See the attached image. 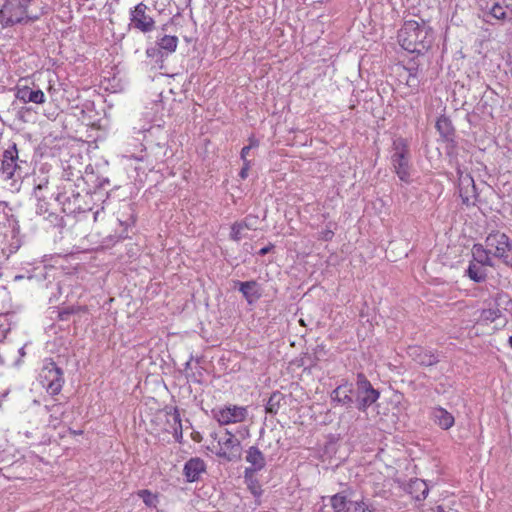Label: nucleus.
<instances>
[{
  "mask_svg": "<svg viewBox=\"0 0 512 512\" xmlns=\"http://www.w3.org/2000/svg\"><path fill=\"white\" fill-rule=\"evenodd\" d=\"M450 166L456 170V174L458 176L460 184L466 183L468 185H471L473 195L476 196V185H475L474 179L472 178V176L470 174L464 175V170L462 168L461 163L457 162V165H450Z\"/></svg>",
  "mask_w": 512,
  "mask_h": 512,
  "instance_id": "32",
  "label": "nucleus"
},
{
  "mask_svg": "<svg viewBox=\"0 0 512 512\" xmlns=\"http://www.w3.org/2000/svg\"><path fill=\"white\" fill-rule=\"evenodd\" d=\"M258 145H259V141L256 138H254V137L249 138V145H247V146L250 147V149L257 147Z\"/></svg>",
  "mask_w": 512,
  "mask_h": 512,
  "instance_id": "49",
  "label": "nucleus"
},
{
  "mask_svg": "<svg viewBox=\"0 0 512 512\" xmlns=\"http://www.w3.org/2000/svg\"><path fill=\"white\" fill-rule=\"evenodd\" d=\"M391 164L395 174L398 178L406 183L410 184L411 179V154L409 155H391Z\"/></svg>",
  "mask_w": 512,
  "mask_h": 512,
  "instance_id": "14",
  "label": "nucleus"
},
{
  "mask_svg": "<svg viewBox=\"0 0 512 512\" xmlns=\"http://www.w3.org/2000/svg\"><path fill=\"white\" fill-rule=\"evenodd\" d=\"M512 243L510 237L499 230L491 231L485 238V244L494 248L493 256L499 258L501 253H505L508 246Z\"/></svg>",
  "mask_w": 512,
  "mask_h": 512,
  "instance_id": "16",
  "label": "nucleus"
},
{
  "mask_svg": "<svg viewBox=\"0 0 512 512\" xmlns=\"http://www.w3.org/2000/svg\"><path fill=\"white\" fill-rule=\"evenodd\" d=\"M251 167V162L249 160H245V163H243V167L239 172V177L241 179H246L248 177V172Z\"/></svg>",
  "mask_w": 512,
  "mask_h": 512,
  "instance_id": "42",
  "label": "nucleus"
},
{
  "mask_svg": "<svg viewBox=\"0 0 512 512\" xmlns=\"http://www.w3.org/2000/svg\"><path fill=\"white\" fill-rule=\"evenodd\" d=\"M337 228V224L335 222H329L326 226L325 230H335Z\"/></svg>",
  "mask_w": 512,
  "mask_h": 512,
  "instance_id": "51",
  "label": "nucleus"
},
{
  "mask_svg": "<svg viewBox=\"0 0 512 512\" xmlns=\"http://www.w3.org/2000/svg\"><path fill=\"white\" fill-rule=\"evenodd\" d=\"M99 214V211H96L95 214H94V218L97 219V216Z\"/></svg>",
  "mask_w": 512,
  "mask_h": 512,
  "instance_id": "54",
  "label": "nucleus"
},
{
  "mask_svg": "<svg viewBox=\"0 0 512 512\" xmlns=\"http://www.w3.org/2000/svg\"><path fill=\"white\" fill-rule=\"evenodd\" d=\"M148 7L143 2L138 3L129 11V25L142 33H149L155 28L154 19L147 14Z\"/></svg>",
  "mask_w": 512,
  "mask_h": 512,
  "instance_id": "9",
  "label": "nucleus"
},
{
  "mask_svg": "<svg viewBox=\"0 0 512 512\" xmlns=\"http://www.w3.org/2000/svg\"><path fill=\"white\" fill-rule=\"evenodd\" d=\"M431 418L443 430L450 429L455 423L454 416L441 406L432 408Z\"/></svg>",
  "mask_w": 512,
  "mask_h": 512,
  "instance_id": "21",
  "label": "nucleus"
},
{
  "mask_svg": "<svg viewBox=\"0 0 512 512\" xmlns=\"http://www.w3.org/2000/svg\"><path fill=\"white\" fill-rule=\"evenodd\" d=\"M4 461V455L3 452L0 451V463Z\"/></svg>",
  "mask_w": 512,
  "mask_h": 512,
  "instance_id": "52",
  "label": "nucleus"
},
{
  "mask_svg": "<svg viewBox=\"0 0 512 512\" xmlns=\"http://www.w3.org/2000/svg\"><path fill=\"white\" fill-rule=\"evenodd\" d=\"M284 400V396L280 392H274L270 396L266 404V412L270 414H276L281 406V402Z\"/></svg>",
  "mask_w": 512,
  "mask_h": 512,
  "instance_id": "34",
  "label": "nucleus"
},
{
  "mask_svg": "<svg viewBox=\"0 0 512 512\" xmlns=\"http://www.w3.org/2000/svg\"><path fill=\"white\" fill-rule=\"evenodd\" d=\"M489 14L502 23H512V5L507 4L506 0L493 2L489 8Z\"/></svg>",
  "mask_w": 512,
  "mask_h": 512,
  "instance_id": "20",
  "label": "nucleus"
},
{
  "mask_svg": "<svg viewBox=\"0 0 512 512\" xmlns=\"http://www.w3.org/2000/svg\"><path fill=\"white\" fill-rule=\"evenodd\" d=\"M250 150H251V149H250V147H248V146H244V147L242 148V150H241V159H242L243 163H245V160H248V159H247V155H248V153H249V151H250Z\"/></svg>",
  "mask_w": 512,
  "mask_h": 512,
  "instance_id": "47",
  "label": "nucleus"
},
{
  "mask_svg": "<svg viewBox=\"0 0 512 512\" xmlns=\"http://www.w3.org/2000/svg\"><path fill=\"white\" fill-rule=\"evenodd\" d=\"M459 195L462 199V203L466 206L474 205L475 201H471L472 198L474 200L478 197V192L476 191V196L473 195L471 185L468 184H459Z\"/></svg>",
  "mask_w": 512,
  "mask_h": 512,
  "instance_id": "33",
  "label": "nucleus"
},
{
  "mask_svg": "<svg viewBox=\"0 0 512 512\" xmlns=\"http://www.w3.org/2000/svg\"><path fill=\"white\" fill-rule=\"evenodd\" d=\"M23 349H24L23 347L19 349V352H20L22 355L24 354Z\"/></svg>",
  "mask_w": 512,
  "mask_h": 512,
  "instance_id": "55",
  "label": "nucleus"
},
{
  "mask_svg": "<svg viewBox=\"0 0 512 512\" xmlns=\"http://www.w3.org/2000/svg\"><path fill=\"white\" fill-rule=\"evenodd\" d=\"M126 157L129 159H134L136 161H140V162L147 161V154H144L143 152H141V154H138V155H135V154L126 155Z\"/></svg>",
  "mask_w": 512,
  "mask_h": 512,
  "instance_id": "44",
  "label": "nucleus"
},
{
  "mask_svg": "<svg viewBox=\"0 0 512 512\" xmlns=\"http://www.w3.org/2000/svg\"><path fill=\"white\" fill-rule=\"evenodd\" d=\"M38 380L49 394L56 395L61 391L64 384L63 371L54 361L45 359Z\"/></svg>",
  "mask_w": 512,
  "mask_h": 512,
  "instance_id": "5",
  "label": "nucleus"
},
{
  "mask_svg": "<svg viewBox=\"0 0 512 512\" xmlns=\"http://www.w3.org/2000/svg\"><path fill=\"white\" fill-rule=\"evenodd\" d=\"M332 403L340 404L346 407H352L354 404V387L353 384L344 382L339 384L331 393Z\"/></svg>",
  "mask_w": 512,
  "mask_h": 512,
  "instance_id": "17",
  "label": "nucleus"
},
{
  "mask_svg": "<svg viewBox=\"0 0 512 512\" xmlns=\"http://www.w3.org/2000/svg\"><path fill=\"white\" fill-rule=\"evenodd\" d=\"M48 184L49 181L47 177L38 178V182H36L33 190V195L37 200L45 198L44 190L48 188Z\"/></svg>",
  "mask_w": 512,
  "mask_h": 512,
  "instance_id": "37",
  "label": "nucleus"
},
{
  "mask_svg": "<svg viewBox=\"0 0 512 512\" xmlns=\"http://www.w3.org/2000/svg\"><path fill=\"white\" fill-rule=\"evenodd\" d=\"M357 388L354 389V403L359 411H366L380 397V392L373 388L363 373L357 375Z\"/></svg>",
  "mask_w": 512,
  "mask_h": 512,
  "instance_id": "6",
  "label": "nucleus"
},
{
  "mask_svg": "<svg viewBox=\"0 0 512 512\" xmlns=\"http://www.w3.org/2000/svg\"><path fill=\"white\" fill-rule=\"evenodd\" d=\"M169 417L173 436L176 441L181 442L183 437V427L179 411L175 409L173 413L169 414Z\"/></svg>",
  "mask_w": 512,
  "mask_h": 512,
  "instance_id": "29",
  "label": "nucleus"
},
{
  "mask_svg": "<svg viewBox=\"0 0 512 512\" xmlns=\"http://www.w3.org/2000/svg\"><path fill=\"white\" fill-rule=\"evenodd\" d=\"M330 505L334 512H373L364 501L349 500L341 493L330 497ZM322 512H325L323 507Z\"/></svg>",
  "mask_w": 512,
  "mask_h": 512,
  "instance_id": "12",
  "label": "nucleus"
},
{
  "mask_svg": "<svg viewBox=\"0 0 512 512\" xmlns=\"http://www.w3.org/2000/svg\"><path fill=\"white\" fill-rule=\"evenodd\" d=\"M506 66H507V73H509V75L511 76L512 78V57H510L507 61H506Z\"/></svg>",
  "mask_w": 512,
  "mask_h": 512,
  "instance_id": "50",
  "label": "nucleus"
},
{
  "mask_svg": "<svg viewBox=\"0 0 512 512\" xmlns=\"http://www.w3.org/2000/svg\"><path fill=\"white\" fill-rule=\"evenodd\" d=\"M48 412L50 414L49 423L56 427L61 421H63L66 416L67 406L65 404L56 403L50 406H47Z\"/></svg>",
  "mask_w": 512,
  "mask_h": 512,
  "instance_id": "27",
  "label": "nucleus"
},
{
  "mask_svg": "<svg viewBox=\"0 0 512 512\" xmlns=\"http://www.w3.org/2000/svg\"><path fill=\"white\" fill-rule=\"evenodd\" d=\"M59 190L55 200L62 206V211L65 214L75 215L91 210V207L86 202L89 196L87 194L81 195L77 192L72 183H64L62 187H59Z\"/></svg>",
  "mask_w": 512,
  "mask_h": 512,
  "instance_id": "4",
  "label": "nucleus"
},
{
  "mask_svg": "<svg viewBox=\"0 0 512 512\" xmlns=\"http://www.w3.org/2000/svg\"><path fill=\"white\" fill-rule=\"evenodd\" d=\"M446 143L445 146V155L448 158L449 165H457V162L459 161V151H458V143L456 139H450L447 141H444Z\"/></svg>",
  "mask_w": 512,
  "mask_h": 512,
  "instance_id": "30",
  "label": "nucleus"
},
{
  "mask_svg": "<svg viewBox=\"0 0 512 512\" xmlns=\"http://www.w3.org/2000/svg\"><path fill=\"white\" fill-rule=\"evenodd\" d=\"M339 439V435H328L324 448H322V453L328 455L329 457H332L337 452Z\"/></svg>",
  "mask_w": 512,
  "mask_h": 512,
  "instance_id": "36",
  "label": "nucleus"
},
{
  "mask_svg": "<svg viewBox=\"0 0 512 512\" xmlns=\"http://www.w3.org/2000/svg\"><path fill=\"white\" fill-rule=\"evenodd\" d=\"M435 128L443 141L456 138V130L451 119L445 114L438 117Z\"/></svg>",
  "mask_w": 512,
  "mask_h": 512,
  "instance_id": "22",
  "label": "nucleus"
},
{
  "mask_svg": "<svg viewBox=\"0 0 512 512\" xmlns=\"http://www.w3.org/2000/svg\"><path fill=\"white\" fill-rule=\"evenodd\" d=\"M397 38L404 50L420 55L427 52L432 46L434 31L424 21L419 23L415 20H408L398 31Z\"/></svg>",
  "mask_w": 512,
  "mask_h": 512,
  "instance_id": "1",
  "label": "nucleus"
},
{
  "mask_svg": "<svg viewBox=\"0 0 512 512\" xmlns=\"http://www.w3.org/2000/svg\"><path fill=\"white\" fill-rule=\"evenodd\" d=\"M251 220H253L252 217H246L245 220L238 222L239 224H244V229H253Z\"/></svg>",
  "mask_w": 512,
  "mask_h": 512,
  "instance_id": "46",
  "label": "nucleus"
},
{
  "mask_svg": "<svg viewBox=\"0 0 512 512\" xmlns=\"http://www.w3.org/2000/svg\"><path fill=\"white\" fill-rule=\"evenodd\" d=\"M210 436L217 441V446L212 451L218 457L231 461L239 455L240 441L229 430L226 429L220 437L215 432Z\"/></svg>",
  "mask_w": 512,
  "mask_h": 512,
  "instance_id": "8",
  "label": "nucleus"
},
{
  "mask_svg": "<svg viewBox=\"0 0 512 512\" xmlns=\"http://www.w3.org/2000/svg\"><path fill=\"white\" fill-rule=\"evenodd\" d=\"M15 96L20 102L24 104H43L46 100L45 94L42 90L32 89L28 86L18 87Z\"/></svg>",
  "mask_w": 512,
  "mask_h": 512,
  "instance_id": "18",
  "label": "nucleus"
},
{
  "mask_svg": "<svg viewBox=\"0 0 512 512\" xmlns=\"http://www.w3.org/2000/svg\"><path fill=\"white\" fill-rule=\"evenodd\" d=\"M146 55L149 58H155L156 63H162L166 57L164 52L161 51L158 46L147 48Z\"/></svg>",
  "mask_w": 512,
  "mask_h": 512,
  "instance_id": "38",
  "label": "nucleus"
},
{
  "mask_svg": "<svg viewBox=\"0 0 512 512\" xmlns=\"http://www.w3.org/2000/svg\"><path fill=\"white\" fill-rule=\"evenodd\" d=\"M211 415L219 425L226 426L246 421L248 417V409L245 406L227 404L213 408L211 410Z\"/></svg>",
  "mask_w": 512,
  "mask_h": 512,
  "instance_id": "7",
  "label": "nucleus"
},
{
  "mask_svg": "<svg viewBox=\"0 0 512 512\" xmlns=\"http://www.w3.org/2000/svg\"><path fill=\"white\" fill-rule=\"evenodd\" d=\"M37 213L38 214H44L48 211L47 202L45 201V198H42L41 200H37Z\"/></svg>",
  "mask_w": 512,
  "mask_h": 512,
  "instance_id": "43",
  "label": "nucleus"
},
{
  "mask_svg": "<svg viewBox=\"0 0 512 512\" xmlns=\"http://www.w3.org/2000/svg\"><path fill=\"white\" fill-rule=\"evenodd\" d=\"M509 346L512 348V335L508 339Z\"/></svg>",
  "mask_w": 512,
  "mask_h": 512,
  "instance_id": "53",
  "label": "nucleus"
},
{
  "mask_svg": "<svg viewBox=\"0 0 512 512\" xmlns=\"http://www.w3.org/2000/svg\"><path fill=\"white\" fill-rule=\"evenodd\" d=\"M484 266L485 265H480L470 261L468 268L465 271V275L475 283H483L487 279V271L483 268Z\"/></svg>",
  "mask_w": 512,
  "mask_h": 512,
  "instance_id": "25",
  "label": "nucleus"
},
{
  "mask_svg": "<svg viewBox=\"0 0 512 512\" xmlns=\"http://www.w3.org/2000/svg\"><path fill=\"white\" fill-rule=\"evenodd\" d=\"M410 148L406 138L397 137L393 140L392 144V155H409Z\"/></svg>",
  "mask_w": 512,
  "mask_h": 512,
  "instance_id": "31",
  "label": "nucleus"
},
{
  "mask_svg": "<svg viewBox=\"0 0 512 512\" xmlns=\"http://www.w3.org/2000/svg\"><path fill=\"white\" fill-rule=\"evenodd\" d=\"M334 236L333 230H322V241H328Z\"/></svg>",
  "mask_w": 512,
  "mask_h": 512,
  "instance_id": "45",
  "label": "nucleus"
},
{
  "mask_svg": "<svg viewBox=\"0 0 512 512\" xmlns=\"http://www.w3.org/2000/svg\"><path fill=\"white\" fill-rule=\"evenodd\" d=\"M490 250L484 248L480 243H475L472 247V261L480 265L493 267L494 263L490 257Z\"/></svg>",
  "mask_w": 512,
  "mask_h": 512,
  "instance_id": "24",
  "label": "nucleus"
},
{
  "mask_svg": "<svg viewBox=\"0 0 512 512\" xmlns=\"http://www.w3.org/2000/svg\"><path fill=\"white\" fill-rule=\"evenodd\" d=\"M408 490L409 493L414 495L415 499L418 501L426 499L429 493L426 482L418 478L409 482Z\"/></svg>",
  "mask_w": 512,
  "mask_h": 512,
  "instance_id": "26",
  "label": "nucleus"
},
{
  "mask_svg": "<svg viewBox=\"0 0 512 512\" xmlns=\"http://www.w3.org/2000/svg\"><path fill=\"white\" fill-rule=\"evenodd\" d=\"M485 303L488 305V308L480 311V322L488 324L498 319H503V325H506L509 319L512 318V298L508 293L498 291L490 300H486Z\"/></svg>",
  "mask_w": 512,
  "mask_h": 512,
  "instance_id": "2",
  "label": "nucleus"
},
{
  "mask_svg": "<svg viewBox=\"0 0 512 512\" xmlns=\"http://www.w3.org/2000/svg\"><path fill=\"white\" fill-rule=\"evenodd\" d=\"M81 309L82 308L80 306H77V307L71 306V307L64 308L58 312V317L62 321H67L71 314H74V313L80 311Z\"/></svg>",
  "mask_w": 512,
  "mask_h": 512,
  "instance_id": "40",
  "label": "nucleus"
},
{
  "mask_svg": "<svg viewBox=\"0 0 512 512\" xmlns=\"http://www.w3.org/2000/svg\"><path fill=\"white\" fill-rule=\"evenodd\" d=\"M407 70H408V74H409V77L407 79V84L409 86H417L418 83H415L414 80L417 77L418 68L417 67H411V68H408Z\"/></svg>",
  "mask_w": 512,
  "mask_h": 512,
  "instance_id": "41",
  "label": "nucleus"
},
{
  "mask_svg": "<svg viewBox=\"0 0 512 512\" xmlns=\"http://www.w3.org/2000/svg\"><path fill=\"white\" fill-rule=\"evenodd\" d=\"M407 354L414 362L423 367L434 366L439 362V355L436 352L422 346H409Z\"/></svg>",
  "mask_w": 512,
  "mask_h": 512,
  "instance_id": "13",
  "label": "nucleus"
},
{
  "mask_svg": "<svg viewBox=\"0 0 512 512\" xmlns=\"http://www.w3.org/2000/svg\"><path fill=\"white\" fill-rule=\"evenodd\" d=\"M177 45L178 38L172 35H164L157 41V46L164 52L166 57L176 50Z\"/></svg>",
  "mask_w": 512,
  "mask_h": 512,
  "instance_id": "28",
  "label": "nucleus"
},
{
  "mask_svg": "<svg viewBox=\"0 0 512 512\" xmlns=\"http://www.w3.org/2000/svg\"><path fill=\"white\" fill-rule=\"evenodd\" d=\"M137 495L139 498L143 500L144 504L149 508H156L159 503L158 495L151 492L148 489L139 490L137 492Z\"/></svg>",
  "mask_w": 512,
  "mask_h": 512,
  "instance_id": "35",
  "label": "nucleus"
},
{
  "mask_svg": "<svg viewBox=\"0 0 512 512\" xmlns=\"http://www.w3.org/2000/svg\"><path fill=\"white\" fill-rule=\"evenodd\" d=\"M21 245L19 226L14 223L7 231L0 232V259L7 260Z\"/></svg>",
  "mask_w": 512,
  "mask_h": 512,
  "instance_id": "10",
  "label": "nucleus"
},
{
  "mask_svg": "<svg viewBox=\"0 0 512 512\" xmlns=\"http://www.w3.org/2000/svg\"><path fill=\"white\" fill-rule=\"evenodd\" d=\"M19 153L15 143L10 145L2 154L0 177L3 180L12 179L20 169L19 166Z\"/></svg>",
  "mask_w": 512,
  "mask_h": 512,
  "instance_id": "11",
  "label": "nucleus"
},
{
  "mask_svg": "<svg viewBox=\"0 0 512 512\" xmlns=\"http://www.w3.org/2000/svg\"><path fill=\"white\" fill-rule=\"evenodd\" d=\"M29 0H5L0 8V24L3 28L33 22L38 16L28 14Z\"/></svg>",
  "mask_w": 512,
  "mask_h": 512,
  "instance_id": "3",
  "label": "nucleus"
},
{
  "mask_svg": "<svg viewBox=\"0 0 512 512\" xmlns=\"http://www.w3.org/2000/svg\"><path fill=\"white\" fill-rule=\"evenodd\" d=\"M239 291L243 294L249 304L261 297V291L256 281L237 282Z\"/></svg>",
  "mask_w": 512,
  "mask_h": 512,
  "instance_id": "23",
  "label": "nucleus"
},
{
  "mask_svg": "<svg viewBox=\"0 0 512 512\" xmlns=\"http://www.w3.org/2000/svg\"><path fill=\"white\" fill-rule=\"evenodd\" d=\"M244 224L234 223L231 227L230 238L234 241H239L242 238Z\"/></svg>",
  "mask_w": 512,
  "mask_h": 512,
  "instance_id": "39",
  "label": "nucleus"
},
{
  "mask_svg": "<svg viewBox=\"0 0 512 512\" xmlns=\"http://www.w3.org/2000/svg\"><path fill=\"white\" fill-rule=\"evenodd\" d=\"M205 462L198 458H191L188 460L183 468V474L187 482H195L199 480L202 473L205 472Z\"/></svg>",
  "mask_w": 512,
  "mask_h": 512,
  "instance_id": "19",
  "label": "nucleus"
},
{
  "mask_svg": "<svg viewBox=\"0 0 512 512\" xmlns=\"http://www.w3.org/2000/svg\"><path fill=\"white\" fill-rule=\"evenodd\" d=\"M273 249V245L270 244L266 247H263L259 250L258 254L261 255V256H264L266 254H268L271 250Z\"/></svg>",
  "mask_w": 512,
  "mask_h": 512,
  "instance_id": "48",
  "label": "nucleus"
},
{
  "mask_svg": "<svg viewBox=\"0 0 512 512\" xmlns=\"http://www.w3.org/2000/svg\"><path fill=\"white\" fill-rule=\"evenodd\" d=\"M245 459L250 466L245 468L244 478L246 481H249L252 479L255 472L265 467V457L257 447L251 446L246 452Z\"/></svg>",
  "mask_w": 512,
  "mask_h": 512,
  "instance_id": "15",
  "label": "nucleus"
}]
</instances>
